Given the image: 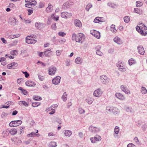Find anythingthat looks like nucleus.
<instances>
[{
	"label": "nucleus",
	"instance_id": "36",
	"mask_svg": "<svg viewBox=\"0 0 147 147\" xmlns=\"http://www.w3.org/2000/svg\"><path fill=\"white\" fill-rule=\"evenodd\" d=\"M107 5L109 7L112 8H114L116 6L115 4L111 2L108 3H107Z\"/></svg>",
	"mask_w": 147,
	"mask_h": 147
},
{
	"label": "nucleus",
	"instance_id": "8",
	"mask_svg": "<svg viewBox=\"0 0 147 147\" xmlns=\"http://www.w3.org/2000/svg\"><path fill=\"white\" fill-rule=\"evenodd\" d=\"M116 66L119 67V70L122 72H124L126 70V68L121 63L118 62L116 64Z\"/></svg>",
	"mask_w": 147,
	"mask_h": 147
},
{
	"label": "nucleus",
	"instance_id": "20",
	"mask_svg": "<svg viewBox=\"0 0 147 147\" xmlns=\"http://www.w3.org/2000/svg\"><path fill=\"white\" fill-rule=\"evenodd\" d=\"M113 107L112 106L107 107L106 109V112L109 113H112L113 112Z\"/></svg>",
	"mask_w": 147,
	"mask_h": 147
},
{
	"label": "nucleus",
	"instance_id": "23",
	"mask_svg": "<svg viewBox=\"0 0 147 147\" xmlns=\"http://www.w3.org/2000/svg\"><path fill=\"white\" fill-rule=\"evenodd\" d=\"M93 99L90 97H87L86 99V102H88L89 104H91L93 102Z\"/></svg>",
	"mask_w": 147,
	"mask_h": 147
},
{
	"label": "nucleus",
	"instance_id": "39",
	"mask_svg": "<svg viewBox=\"0 0 147 147\" xmlns=\"http://www.w3.org/2000/svg\"><path fill=\"white\" fill-rule=\"evenodd\" d=\"M119 127L116 126L115 127L114 129V132L116 134H118L119 132Z\"/></svg>",
	"mask_w": 147,
	"mask_h": 147
},
{
	"label": "nucleus",
	"instance_id": "4",
	"mask_svg": "<svg viewBox=\"0 0 147 147\" xmlns=\"http://www.w3.org/2000/svg\"><path fill=\"white\" fill-rule=\"evenodd\" d=\"M22 121L21 120L13 121H11L9 124V125L11 127H14L21 125Z\"/></svg>",
	"mask_w": 147,
	"mask_h": 147
},
{
	"label": "nucleus",
	"instance_id": "1",
	"mask_svg": "<svg viewBox=\"0 0 147 147\" xmlns=\"http://www.w3.org/2000/svg\"><path fill=\"white\" fill-rule=\"evenodd\" d=\"M71 38L72 40H75L77 42L82 43L84 41L85 37L82 33H79L77 34L74 33L72 35Z\"/></svg>",
	"mask_w": 147,
	"mask_h": 147
},
{
	"label": "nucleus",
	"instance_id": "43",
	"mask_svg": "<svg viewBox=\"0 0 147 147\" xmlns=\"http://www.w3.org/2000/svg\"><path fill=\"white\" fill-rule=\"evenodd\" d=\"M137 3L136 6L137 7H140L143 4V2H140V1H137L136 2Z\"/></svg>",
	"mask_w": 147,
	"mask_h": 147
},
{
	"label": "nucleus",
	"instance_id": "3",
	"mask_svg": "<svg viewBox=\"0 0 147 147\" xmlns=\"http://www.w3.org/2000/svg\"><path fill=\"white\" fill-rule=\"evenodd\" d=\"M25 1L28 3L25 4V6L29 8H31L32 5H34L37 3V2L34 0H25Z\"/></svg>",
	"mask_w": 147,
	"mask_h": 147
},
{
	"label": "nucleus",
	"instance_id": "7",
	"mask_svg": "<svg viewBox=\"0 0 147 147\" xmlns=\"http://www.w3.org/2000/svg\"><path fill=\"white\" fill-rule=\"evenodd\" d=\"M103 93V91L100 88L96 90L93 93V95L96 97H99Z\"/></svg>",
	"mask_w": 147,
	"mask_h": 147
},
{
	"label": "nucleus",
	"instance_id": "22",
	"mask_svg": "<svg viewBox=\"0 0 147 147\" xmlns=\"http://www.w3.org/2000/svg\"><path fill=\"white\" fill-rule=\"evenodd\" d=\"M74 23L75 25L76 26L80 27L81 26V22L78 19H76L74 20Z\"/></svg>",
	"mask_w": 147,
	"mask_h": 147
},
{
	"label": "nucleus",
	"instance_id": "2",
	"mask_svg": "<svg viewBox=\"0 0 147 147\" xmlns=\"http://www.w3.org/2000/svg\"><path fill=\"white\" fill-rule=\"evenodd\" d=\"M89 131L92 134H97L100 131V128L98 127H94L92 125L90 126L88 128Z\"/></svg>",
	"mask_w": 147,
	"mask_h": 147
},
{
	"label": "nucleus",
	"instance_id": "15",
	"mask_svg": "<svg viewBox=\"0 0 147 147\" xmlns=\"http://www.w3.org/2000/svg\"><path fill=\"white\" fill-rule=\"evenodd\" d=\"M36 132H32L31 133L28 134L27 135V136L28 137H34L36 136H40V135L38 134H36L38 132V131L37 130H36Z\"/></svg>",
	"mask_w": 147,
	"mask_h": 147
},
{
	"label": "nucleus",
	"instance_id": "47",
	"mask_svg": "<svg viewBox=\"0 0 147 147\" xmlns=\"http://www.w3.org/2000/svg\"><path fill=\"white\" fill-rule=\"evenodd\" d=\"M58 34L59 36L63 37L65 36L66 35L65 33L61 32H59L58 33Z\"/></svg>",
	"mask_w": 147,
	"mask_h": 147
},
{
	"label": "nucleus",
	"instance_id": "56",
	"mask_svg": "<svg viewBox=\"0 0 147 147\" xmlns=\"http://www.w3.org/2000/svg\"><path fill=\"white\" fill-rule=\"evenodd\" d=\"M44 4L42 2H40L39 3V8H42L44 7Z\"/></svg>",
	"mask_w": 147,
	"mask_h": 147
},
{
	"label": "nucleus",
	"instance_id": "27",
	"mask_svg": "<svg viewBox=\"0 0 147 147\" xmlns=\"http://www.w3.org/2000/svg\"><path fill=\"white\" fill-rule=\"evenodd\" d=\"M18 104L20 106H22V104L23 105H24L26 107H28L29 106L27 102H26V101H20L19 102Z\"/></svg>",
	"mask_w": 147,
	"mask_h": 147
},
{
	"label": "nucleus",
	"instance_id": "19",
	"mask_svg": "<svg viewBox=\"0 0 147 147\" xmlns=\"http://www.w3.org/2000/svg\"><path fill=\"white\" fill-rule=\"evenodd\" d=\"M64 134L65 136L69 137L72 134V131L68 130H65L64 131Z\"/></svg>",
	"mask_w": 147,
	"mask_h": 147
},
{
	"label": "nucleus",
	"instance_id": "46",
	"mask_svg": "<svg viewBox=\"0 0 147 147\" xmlns=\"http://www.w3.org/2000/svg\"><path fill=\"white\" fill-rule=\"evenodd\" d=\"M22 73L24 74L26 78H28L29 76V74L27 71H22Z\"/></svg>",
	"mask_w": 147,
	"mask_h": 147
},
{
	"label": "nucleus",
	"instance_id": "10",
	"mask_svg": "<svg viewBox=\"0 0 147 147\" xmlns=\"http://www.w3.org/2000/svg\"><path fill=\"white\" fill-rule=\"evenodd\" d=\"M72 13L67 12H63L61 13V16L62 18H70L72 16Z\"/></svg>",
	"mask_w": 147,
	"mask_h": 147
},
{
	"label": "nucleus",
	"instance_id": "30",
	"mask_svg": "<svg viewBox=\"0 0 147 147\" xmlns=\"http://www.w3.org/2000/svg\"><path fill=\"white\" fill-rule=\"evenodd\" d=\"M146 30L141 29L139 31V33L142 36H146L147 34V31Z\"/></svg>",
	"mask_w": 147,
	"mask_h": 147
},
{
	"label": "nucleus",
	"instance_id": "26",
	"mask_svg": "<svg viewBox=\"0 0 147 147\" xmlns=\"http://www.w3.org/2000/svg\"><path fill=\"white\" fill-rule=\"evenodd\" d=\"M113 111L112 113L115 115L119 114L120 112L119 110L117 108L115 107H113Z\"/></svg>",
	"mask_w": 147,
	"mask_h": 147
},
{
	"label": "nucleus",
	"instance_id": "44",
	"mask_svg": "<svg viewBox=\"0 0 147 147\" xmlns=\"http://www.w3.org/2000/svg\"><path fill=\"white\" fill-rule=\"evenodd\" d=\"M50 145L51 147H55L57 146V143L55 142H52L51 143Z\"/></svg>",
	"mask_w": 147,
	"mask_h": 147
},
{
	"label": "nucleus",
	"instance_id": "5",
	"mask_svg": "<svg viewBox=\"0 0 147 147\" xmlns=\"http://www.w3.org/2000/svg\"><path fill=\"white\" fill-rule=\"evenodd\" d=\"M100 81L104 84H106L109 82V79L105 75H102L100 77Z\"/></svg>",
	"mask_w": 147,
	"mask_h": 147
},
{
	"label": "nucleus",
	"instance_id": "55",
	"mask_svg": "<svg viewBox=\"0 0 147 147\" xmlns=\"http://www.w3.org/2000/svg\"><path fill=\"white\" fill-rule=\"evenodd\" d=\"M27 11H28V15H30L31 14H32L33 12V10L32 9H28Z\"/></svg>",
	"mask_w": 147,
	"mask_h": 147
},
{
	"label": "nucleus",
	"instance_id": "35",
	"mask_svg": "<svg viewBox=\"0 0 147 147\" xmlns=\"http://www.w3.org/2000/svg\"><path fill=\"white\" fill-rule=\"evenodd\" d=\"M75 62L77 64H80L82 62L81 59L80 57L77 58L75 61Z\"/></svg>",
	"mask_w": 147,
	"mask_h": 147
},
{
	"label": "nucleus",
	"instance_id": "38",
	"mask_svg": "<svg viewBox=\"0 0 147 147\" xmlns=\"http://www.w3.org/2000/svg\"><path fill=\"white\" fill-rule=\"evenodd\" d=\"M124 20L125 22L127 23L130 21V18L129 16H126L124 18Z\"/></svg>",
	"mask_w": 147,
	"mask_h": 147
},
{
	"label": "nucleus",
	"instance_id": "52",
	"mask_svg": "<svg viewBox=\"0 0 147 147\" xmlns=\"http://www.w3.org/2000/svg\"><path fill=\"white\" fill-rule=\"evenodd\" d=\"M96 53L97 55L100 56H101L102 55V53L101 52H100V50L96 51Z\"/></svg>",
	"mask_w": 147,
	"mask_h": 147
},
{
	"label": "nucleus",
	"instance_id": "14",
	"mask_svg": "<svg viewBox=\"0 0 147 147\" xmlns=\"http://www.w3.org/2000/svg\"><path fill=\"white\" fill-rule=\"evenodd\" d=\"M25 84L27 86L30 87H34L36 85V84L34 82L29 80L26 82Z\"/></svg>",
	"mask_w": 147,
	"mask_h": 147
},
{
	"label": "nucleus",
	"instance_id": "6",
	"mask_svg": "<svg viewBox=\"0 0 147 147\" xmlns=\"http://www.w3.org/2000/svg\"><path fill=\"white\" fill-rule=\"evenodd\" d=\"M91 142L92 143H96L97 142L100 141L101 140V138L98 135H96L95 136L90 138Z\"/></svg>",
	"mask_w": 147,
	"mask_h": 147
},
{
	"label": "nucleus",
	"instance_id": "31",
	"mask_svg": "<svg viewBox=\"0 0 147 147\" xmlns=\"http://www.w3.org/2000/svg\"><path fill=\"white\" fill-rule=\"evenodd\" d=\"M52 5L49 3L48 4V6L47 8L46 11L47 12H50L52 11Z\"/></svg>",
	"mask_w": 147,
	"mask_h": 147
},
{
	"label": "nucleus",
	"instance_id": "58",
	"mask_svg": "<svg viewBox=\"0 0 147 147\" xmlns=\"http://www.w3.org/2000/svg\"><path fill=\"white\" fill-rule=\"evenodd\" d=\"M127 147H135V146L133 144L130 143L127 145Z\"/></svg>",
	"mask_w": 147,
	"mask_h": 147
},
{
	"label": "nucleus",
	"instance_id": "24",
	"mask_svg": "<svg viewBox=\"0 0 147 147\" xmlns=\"http://www.w3.org/2000/svg\"><path fill=\"white\" fill-rule=\"evenodd\" d=\"M128 62L129 65H131L133 64H135L136 63V61L133 58H131L128 61Z\"/></svg>",
	"mask_w": 147,
	"mask_h": 147
},
{
	"label": "nucleus",
	"instance_id": "9",
	"mask_svg": "<svg viewBox=\"0 0 147 147\" xmlns=\"http://www.w3.org/2000/svg\"><path fill=\"white\" fill-rule=\"evenodd\" d=\"M57 69L55 67L51 66L49 68V74L50 75H54Z\"/></svg>",
	"mask_w": 147,
	"mask_h": 147
},
{
	"label": "nucleus",
	"instance_id": "49",
	"mask_svg": "<svg viewBox=\"0 0 147 147\" xmlns=\"http://www.w3.org/2000/svg\"><path fill=\"white\" fill-rule=\"evenodd\" d=\"M79 111L80 113L81 114L84 113L85 112V110L81 108H79Z\"/></svg>",
	"mask_w": 147,
	"mask_h": 147
},
{
	"label": "nucleus",
	"instance_id": "16",
	"mask_svg": "<svg viewBox=\"0 0 147 147\" xmlns=\"http://www.w3.org/2000/svg\"><path fill=\"white\" fill-rule=\"evenodd\" d=\"M37 41V40L36 39H26V42L28 44H35Z\"/></svg>",
	"mask_w": 147,
	"mask_h": 147
},
{
	"label": "nucleus",
	"instance_id": "59",
	"mask_svg": "<svg viewBox=\"0 0 147 147\" xmlns=\"http://www.w3.org/2000/svg\"><path fill=\"white\" fill-rule=\"evenodd\" d=\"M101 49V47L100 45H98L95 47V49L96 51H99Z\"/></svg>",
	"mask_w": 147,
	"mask_h": 147
},
{
	"label": "nucleus",
	"instance_id": "51",
	"mask_svg": "<svg viewBox=\"0 0 147 147\" xmlns=\"http://www.w3.org/2000/svg\"><path fill=\"white\" fill-rule=\"evenodd\" d=\"M38 53V55L39 57H43L44 56V55L43 52H39Z\"/></svg>",
	"mask_w": 147,
	"mask_h": 147
},
{
	"label": "nucleus",
	"instance_id": "12",
	"mask_svg": "<svg viewBox=\"0 0 147 147\" xmlns=\"http://www.w3.org/2000/svg\"><path fill=\"white\" fill-rule=\"evenodd\" d=\"M120 88L122 91L126 94H130V91L124 85H121L120 86Z\"/></svg>",
	"mask_w": 147,
	"mask_h": 147
},
{
	"label": "nucleus",
	"instance_id": "29",
	"mask_svg": "<svg viewBox=\"0 0 147 147\" xmlns=\"http://www.w3.org/2000/svg\"><path fill=\"white\" fill-rule=\"evenodd\" d=\"M9 133L11 135H14L17 133V130L14 128L10 130Z\"/></svg>",
	"mask_w": 147,
	"mask_h": 147
},
{
	"label": "nucleus",
	"instance_id": "13",
	"mask_svg": "<svg viewBox=\"0 0 147 147\" xmlns=\"http://www.w3.org/2000/svg\"><path fill=\"white\" fill-rule=\"evenodd\" d=\"M137 49L139 53L142 55L144 54L145 51L142 46L140 45L138 46Z\"/></svg>",
	"mask_w": 147,
	"mask_h": 147
},
{
	"label": "nucleus",
	"instance_id": "45",
	"mask_svg": "<svg viewBox=\"0 0 147 147\" xmlns=\"http://www.w3.org/2000/svg\"><path fill=\"white\" fill-rule=\"evenodd\" d=\"M17 53V51L16 50L12 51L10 52L11 54L13 55H16Z\"/></svg>",
	"mask_w": 147,
	"mask_h": 147
},
{
	"label": "nucleus",
	"instance_id": "28",
	"mask_svg": "<svg viewBox=\"0 0 147 147\" xmlns=\"http://www.w3.org/2000/svg\"><path fill=\"white\" fill-rule=\"evenodd\" d=\"M92 35L98 39L100 37V33L98 31H95L94 33L92 34Z\"/></svg>",
	"mask_w": 147,
	"mask_h": 147
},
{
	"label": "nucleus",
	"instance_id": "62",
	"mask_svg": "<svg viewBox=\"0 0 147 147\" xmlns=\"http://www.w3.org/2000/svg\"><path fill=\"white\" fill-rule=\"evenodd\" d=\"M9 6L10 7H11L13 8H14L15 7V5L13 3H10L9 4Z\"/></svg>",
	"mask_w": 147,
	"mask_h": 147
},
{
	"label": "nucleus",
	"instance_id": "54",
	"mask_svg": "<svg viewBox=\"0 0 147 147\" xmlns=\"http://www.w3.org/2000/svg\"><path fill=\"white\" fill-rule=\"evenodd\" d=\"M61 51L60 50H57L56 51V54L57 56H59L61 54Z\"/></svg>",
	"mask_w": 147,
	"mask_h": 147
},
{
	"label": "nucleus",
	"instance_id": "63",
	"mask_svg": "<svg viewBox=\"0 0 147 147\" xmlns=\"http://www.w3.org/2000/svg\"><path fill=\"white\" fill-rule=\"evenodd\" d=\"M56 24L54 23L51 25V28L54 30L56 29Z\"/></svg>",
	"mask_w": 147,
	"mask_h": 147
},
{
	"label": "nucleus",
	"instance_id": "32",
	"mask_svg": "<svg viewBox=\"0 0 147 147\" xmlns=\"http://www.w3.org/2000/svg\"><path fill=\"white\" fill-rule=\"evenodd\" d=\"M92 4L91 3H89L86 6L85 9L87 11H88L92 7Z\"/></svg>",
	"mask_w": 147,
	"mask_h": 147
},
{
	"label": "nucleus",
	"instance_id": "61",
	"mask_svg": "<svg viewBox=\"0 0 147 147\" xmlns=\"http://www.w3.org/2000/svg\"><path fill=\"white\" fill-rule=\"evenodd\" d=\"M8 114L5 112L2 113L1 117L2 118H3L4 117H5L8 115Z\"/></svg>",
	"mask_w": 147,
	"mask_h": 147
},
{
	"label": "nucleus",
	"instance_id": "34",
	"mask_svg": "<svg viewBox=\"0 0 147 147\" xmlns=\"http://www.w3.org/2000/svg\"><path fill=\"white\" fill-rule=\"evenodd\" d=\"M20 36V34H18L16 35H11L9 36V37L10 38L13 39L16 38H18Z\"/></svg>",
	"mask_w": 147,
	"mask_h": 147
},
{
	"label": "nucleus",
	"instance_id": "25",
	"mask_svg": "<svg viewBox=\"0 0 147 147\" xmlns=\"http://www.w3.org/2000/svg\"><path fill=\"white\" fill-rule=\"evenodd\" d=\"M138 25L139 26L141 29L143 30H147V27L144 24L142 23H140L138 24Z\"/></svg>",
	"mask_w": 147,
	"mask_h": 147
},
{
	"label": "nucleus",
	"instance_id": "37",
	"mask_svg": "<svg viewBox=\"0 0 147 147\" xmlns=\"http://www.w3.org/2000/svg\"><path fill=\"white\" fill-rule=\"evenodd\" d=\"M67 96V95L66 94V92H64L62 95V98L63 99V100L64 101H65L66 100Z\"/></svg>",
	"mask_w": 147,
	"mask_h": 147
},
{
	"label": "nucleus",
	"instance_id": "53",
	"mask_svg": "<svg viewBox=\"0 0 147 147\" xmlns=\"http://www.w3.org/2000/svg\"><path fill=\"white\" fill-rule=\"evenodd\" d=\"M51 17H52L55 20L57 21L59 20V17L58 16H57V17H55L54 16V14H53L52 16H51Z\"/></svg>",
	"mask_w": 147,
	"mask_h": 147
},
{
	"label": "nucleus",
	"instance_id": "57",
	"mask_svg": "<svg viewBox=\"0 0 147 147\" xmlns=\"http://www.w3.org/2000/svg\"><path fill=\"white\" fill-rule=\"evenodd\" d=\"M78 135L79 137L81 138H83L84 136V135L82 132H80L78 133Z\"/></svg>",
	"mask_w": 147,
	"mask_h": 147
},
{
	"label": "nucleus",
	"instance_id": "21",
	"mask_svg": "<svg viewBox=\"0 0 147 147\" xmlns=\"http://www.w3.org/2000/svg\"><path fill=\"white\" fill-rule=\"evenodd\" d=\"M113 41L118 44H120L121 43L120 38L117 36H116L114 38Z\"/></svg>",
	"mask_w": 147,
	"mask_h": 147
},
{
	"label": "nucleus",
	"instance_id": "33",
	"mask_svg": "<svg viewBox=\"0 0 147 147\" xmlns=\"http://www.w3.org/2000/svg\"><path fill=\"white\" fill-rule=\"evenodd\" d=\"M141 92L143 94H145L147 92V90L145 87L143 86L141 88Z\"/></svg>",
	"mask_w": 147,
	"mask_h": 147
},
{
	"label": "nucleus",
	"instance_id": "64",
	"mask_svg": "<svg viewBox=\"0 0 147 147\" xmlns=\"http://www.w3.org/2000/svg\"><path fill=\"white\" fill-rule=\"evenodd\" d=\"M42 87L45 90H46L49 88L48 86L46 84H44L43 85Z\"/></svg>",
	"mask_w": 147,
	"mask_h": 147
},
{
	"label": "nucleus",
	"instance_id": "18",
	"mask_svg": "<svg viewBox=\"0 0 147 147\" xmlns=\"http://www.w3.org/2000/svg\"><path fill=\"white\" fill-rule=\"evenodd\" d=\"M43 23L40 22H36L35 23V26L36 28L38 30H40L42 28V26Z\"/></svg>",
	"mask_w": 147,
	"mask_h": 147
},
{
	"label": "nucleus",
	"instance_id": "41",
	"mask_svg": "<svg viewBox=\"0 0 147 147\" xmlns=\"http://www.w3.org/2000/svg\"><path fill=\"white\" fill-rule=\"evenodd\" d=\"M41 98L38 96H34V99L35 100L39 101L41 100Z\"/></svg>",
	"mask_w": 147,
	"mask_h": 147
},
{
	"label": "nucleus",
	"instance_id": "48",
	"mask_svg": "<svg viewBox=\"0 0 147 147\" xmlns=\"http://www.w3.org/2000/svg\"><path fill=\"white\" fill-rule=\"evenodd\" d=\"M50 52H47L46 51H45L44 52V55L45 56L47 57H49L50 56Z\"/></svg>",
	"mask_w": 147,
	"mask_h": 147
},
{
	"label": "nucleus",
	"instance_id": "50",
	"mask_svg": "<svg viewBox=\"0 0 147 147\" xmlns=\"http://www.w3.org/2000/svg\"><path fill=\"white\" fill-rule=\"evenodd\" d=\"M134 12L138 14H139L140 13V11L138 8H134Z\"/></svg>",
	"mask_w": 147,
	"mask_h": 147
},
{
	"label": "nucleus",
	"instance_id": "17",
	"mask_svg": "<svg viewBox=\"0 0 147 147\" xmlns=\"http://www.w3.org/2000/svg\"><path fill=\"white\" fill-rule=\"evenodd\" d=\"M115 96L120 100H123L125 99L124 96L120 93H117L115 94Z\"/></svg>",
	"mask_w": 147,
	"mask_h": 147
},
{
	"label": "nucleus",
	"instance_id": "60",
	"mask_svg": "<svg viewBox=\"0 0 147 147\" xmlns=\"http://www.w3.org/2000/svg\"><path fill=\"white\" fill-rule=\"evenodd\" d=\"M28 93V91L24 89L21 92V93L23 94L24 95H26Z\"/></svg>",
	"mask_w": 147,
	"mask_h": 147
},
{
	"label": "nucleus",
	"instance_id": "11",
	"mask_svg": "<svg viewBox=\"0 0 147 147\" xmlns=\"http://www.w3.org/2000/svg\"><path fill=\"white\" fill-rule=\"evenodd\" d=\"M61 78V77L59 76L56 77L52 80L53 84L55 85L58 84L60 82Z\"/></svg>",
	"mask_w": 147,
	"mask_h": 147
},
{
	"label": "nucleus",
	"instance_id": "40",
	"mask_svg": "<svg viewBox=\"0 0 147 147\" xmlns=\"http://www.w3.org/2000/svg\"><path fill=\"white\" fill-rule=\"evenodd\" d=\"M40 105V103L38 102H33L32 104V106L33 107H36Z\"/></svg>",
	"mask_w": 147,
	"mask_h": 147
},
{
	"label": "nucleus",
	"instance_id": "42",
	"mask_svg": "<svg viewBox=\"0 0 147 147\" xmlns=\"http://www.w3.org/2000/svg\"><path fill=\"white\" fill-rule=\"evenodd\" d=\"M58 106L57 105L55 104H54L53 105H52L51 106V110H55L56 108H57Z\"/></svg>",
	"mask_w": 147,
	"mask_h": 147
}]
</instances>
